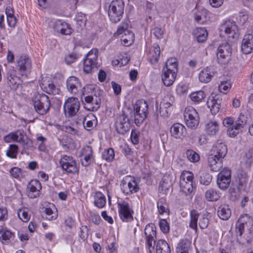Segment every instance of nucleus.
Instances as JSON below:
<instances>
[{
    "mask_svg": "<svg viewBox=\"0 0 253 253\" xmlns=\"http://www.w3.org/2000/svg\"><path fill=\"white\" fill-rule=\"evenodd\" d=\"M148 105L143 100L136 101L134 107V112L130 110V117H134V123L136 126H139L146 118L148 111Z\"/></svg>",
    "mask_w": 253,
    "mask_h": 253,
    "instance_id": "nucleus-1",
    "label": "nucleus"
},
{
    "mask_svg": "<svg viewBox=\"0 0 253 253\" xmlns=\"http://www.w3.org/2000/svg\"><path fill=\"white\" fill-rule=\"evenodd\" d=\"M129 114H130V110L127 109L123 111L121 115L119 116L115 121V128L117 132L120 134L124 135L130 128L131 117Z\"/></svg>",
    "mask_w": 253,
    "mask_h": 253,
    "instance_id": "nucleus-2",
    "label": "nucleus"
},
{
    "mask_svg": "<svg viewBox=\"0 0 253 253\" xmlns=\"http://www.w3.org/2000/svg\"><path fill=\"white\" fill-rule=\"evenodd\" d=\"M124 3L123 0H114L110 4L108 15L113 22H119L122 17L124 10Z\"/></svg>",
    "mask_w": 253,
    "mask_h": 253,
    "instance_id": "nucleus-3",
    "label": "nucleus"
},
{
    "mask_svg": "<svg viewBox=\"0 0 253 253\" xmlns=\"http://www.w3.org/2000/svg\"><path fill=\"white\" fill-rule=\"evenodd\" d=\"M35 111L40 115L46 114L50 107L49 97L44 94H38L33 100Z\"/></svg>",
    "mask_w": 253,
    "mask_h": 253,
    "instance_id": "nucleus-4",
    "label": "nucleus"
},
{
    "mask_svg": "<svg viewBox=\"0 0 253 253\" xmlns=\"http://www.w3.org/2000/svg\"><path fill=\"white\" fill-rule=\"evenodd\" d=\"M184 120L186 126L191 129H195L199 124V117L196 110L191 106H188L185 109Z\"/></svg>",
    "mask_w": 253,
    "mask_h": 253,
    "instance_id": "nucleus-5",
    "label": "nucleus"
},
{
    "mask_svg": "<svg viewBox=\"0 0 253 253\" xmlns=\"http://www.w3.org/2000/svg\"><path fill=\"white\" fill-rule=\"evenodd\" d=\"M80 107V102L76 97L69 98L65 102L64 111L66 117H72L78 112Z\"/></svg>",
    "mask_w": 253,
    "mask_h": 253,
    "instance_id": "nucleus-6",
    "label": "nucleus"
},
{
    "mask_svg": "<svg viewBox=\"0 0 253 253\" xmlns=\"http://www.w3.org/2000/svg\"><path fill=\"white\" fill-rule=\"evenodd\" d=\"M128 24L123 23L122 25L119 26L118 30L115 33L117 35H120L124 33L122 35L121 40L125 46H129L132 44L134 40V35L130 30H127Z\"/></svg>",
    "mask_w": 253,
    "mask_h": 253,
    "instance_id": "nucleus-7",
    "label": "nucleus"
},
{
    "mask_svg": "<svg viewBox=\"0 0 253 253\" xmlns=\"http://www.w3.org/2000/svg\"><path fill=\"white\" fill-rule=\"evenodd\" d=\"M59 163L62 169L67 172L75 173L78 171L76 162L72 157L64 156L60 159Z\"/></svg>",
    "mask_w": 253,
    "mask_h": 253,
    "instance_id": "nucleus-8",
    "label": "nucleus"
},
{
    "mask_svg": "<svg viewBox=\"0 0 253 253\" xmlns=\"http://www.w3.org/2000/svg\"><path fill=\"white\" fill-rule=\"evenodd\" d=\"M118 207L120 216L123 221L128 222L133 219L132 213L133 211L127 202L123 201L118 203Z\"/></svg>",
    "mask_w": 253,
    "mask_h": 253,
    "instance_id": "nucleus-9",
    "label": "nucleus"
},
{
    "mask_svg": "<svg viewBox=\"0 0 253 253\" xmlns=\"http://www.w3.org/2000/svg\"><path fill=\"white\" fill-rule=\"evenodd\" d=\"M230 55L231 50L228 43L222 44L218 47L217 56L219 63L225 64L230 59Z\"/></svg>",
    "mask_w": 253,
    "mask_h": 253,
    "instance_id": "nucleus-10",
    "label": "nucleus"
},
{
    "mask_svg": "<svg viewBox=\"0 0 253 253\" xmlns=\"http://www.w3.org/2000/svg\"><path fill=\"white\" fill-rule=\"evenodd\" d=\"M231 182V170L229 169H224L220 172L217 179V184L218 187L222 189H227Z\"/></svg>",
    "mask_w": 253,
    "mask_h": 253,
    "instance_id": "nucleus-11",
    "label": "nucleus"
},
{
    "mask_svg": "<svg viewBox=\"0 0 253 253\" xmlns=\"http://www.w3.org/2000/svg\"><path fill=\"white\" fill-rule=\"evenodd\" d=\"M16 66L22 76L26 75L31 67V60L27 56H21L17 61Z\"/></svg>",
    "mask_w": 253,
    "mask_h": 253,
    "instance_id": "nucleus-12",
    "label": "nucleus"
},
{
    "mask_svg": "<svg viewBox=\"0 0 253 253\" xmlns=\"http://www.w3.org/2000/svg\"><path fill=\"white\" fill-rule=\"evenodd\" d=\"M84 101L86 103L84 108L88 110L94 111L99 108L101 100L96 95L86 96L84 97Z\"/></svg>",
    "mask_w": 253,
    "mask_h": 253,
    "instance_id": "nucleus-13",
    "label": "nucleus"
},
{
    "mask_svg": "<svg viewBox=\"0 0 253 253\" xmlns=\"http://www.w3.org/2000/svg\"><path fill=\"white\" fill-rule=\"evenodd\" d=\"M162 80L164 84L167 86L171 85L175 80L177 71L173 70L165 69L163 68Z\"/></svg>",
    "mask_w": 253,
    "mask_h": 253,
    "instance_id": "nucleus-14",
    "label": "nucleus"
},
{
    "mask_svg": "<svg viewBox=\"0 0 253 253\" xmlns=\"http://www.w3.org/2000/svg\"><path fill=\"white\" fill-rule=\"evenodd\" d=\"M42 186L39 181L32 180L27 185V194L31 198H35L39 196Z\"/></svg>",
    "mask_w": 253,
    "mask_h": 253,
    "instance_id": "nucleus-15",
    "label": "nucleus"
},
{
    "mask_svg": "<svg viewBox=\"0 0 253 253\" xmlns=\"http://www.w3.org/2000/svg\"><path fill=\"white\" fill-rule=\"evenodd\" d=\"M121 187L123 193L126 195L136 193L139 190V187L134 180L129 182L125 180H122L121 183Z\"/></svg>",
    "mask_w": 253,
    "mask_h": 253,
    "instance_id": "nucleus-16",
    "label": "nucleus"
},
{
    "mask_svg": "<svg viewBox=\"0 0 253 253\" xmlns=\"http://www.w3.org/2000/svg\"><path fill=\"white\" fill-rule=\"evenodd\" d=\"M68 91L74 94H76L81 88V83L79 79L74 76L70 77L66 82Z\"/></svg>",
    "mask_w": 253,
    "mask_h": 253,
    "instance_id": "nucleus-17",
    "label": "nucleus"
},
{
    "mask_svg": "<svg viewBox=\"0 0 253 253\" xmlns=\"http://www.w3.org/2000/svg\"><path fill=\"white\" fill-rule=\"evenodd\" d=\"M222 99L218 96L212 97V98L208 99L207 102L209 108L211 109V112L213 115H216L219 111Z\"/></svg>",
    "mask_w": 253,
    "mask_h": 253,
    "instance_id": "nucleus-18",
    "label": "nucleus"
},
{
    "mask_svg": "<svg viewBox=\"0 0 253 253\" xmlns=\"http://www.w3.org/2000/svg\"><path fill=\"white\" fill-rule=\"evenodd\" d=\"M27 137L26 133L23 131L18 130L9 133L4 137V140L6 142H9L10 139H12L13 141L18 142L21 144Z\"/></svg>",
    "mask_w": 253,
    "mask_h": 253,
    "instance_id": "nucleus-19",
    "label": "nucleus"
},
{
    "mask_svg": "<svg viewBox=\"0 0 253 253\" xmlns=\"http://www.w3.org/2000/svg\"><path fill=\"white\" fill-rule=\"evenodd\" d=\"M54 28L56 31L64 35H69L72 33V29L70 25L61 20L55 22Z\"/></svg>",
    "mask_w": 253,
    "mask_h": 253,
    "instance_id": "nucleus-20",
    "label": "nucleus"
},
{
    "mask_svg": "<svg viewBox=\"0 0 253 253\" xmlns=\"http://www.w3.org/2000/svg\"><path fill=\"white\" fill-rule=\"evenodd\" d=\"M222 159L210 154L208 157V165L211 169L213 171H218L222 167Z\"/></svg>",
    "mask_w": 253,
    "mask_h": 253,
    "instance_id": "nucleus-21",
    "label": "nucleus"
},
{
    "mask_svg": "<svg viewBox=\"0 0 253 253\" xmlns=\"http://www.w3.org/2000/svg\"><path fill=\"white\" fill-rule=\"evenodd\" d=\"M253 49V36L251 34L246 35L243 40L242 50L245 54L251 53Z\"/></svg>",
    "mask_w": 253,
    "mask_h": 253,
    "instance_id": "nucleus-22",
    "label": "nucleus"
},
{
    "mask_svg": "<svg viewBox=\"0 0 253 253\" xmlns=\"http://www.w3.org/2000/svg\"><path fill=\"white\" fill-rule=\"evenodd\" d=\"M145 234L147 238L148 246L151 247L153 244L155 245L154 237L156 236V231L155 227L153 224L146 226L145 229Z\"/></svg>",
    "mask_w": 253,
    "mask_h": 253,
    "instance_id": "nucleus-23",
    "label": "nucleus"
},
{
    "mask_svg": "<svg viewBox=\"0 0 253 253\" xmlns=\"http://www.w3.org/2000/svg\"><path fill=\"white\" fill-rule=\"evenodd\" d=\"M236 26L230 22H226L222 25L220 28V32L224 31L226 34L228 35L229 38H234L236 36Z\"/></svg>",
    "mask_w": 253,
    "mask_h": 253,
    "instance_id": "nucleus-24",
    "label": "nucleus"
},
{
    "mask_svg": "<svg viewBox=\"0 0 253 253\" xmlns=\"http://www.w3.org/2000/svg\"><path fill=\"white\" fill-rule=\"evenodd\" d=\"M171 135L176 138H180L183 136L186 132V128L181 124H174L170 130Z\"/></svg>",
    "mask_w": 253,
    "mask_h": 253,
    "instance_id": "nucleus-25",
    "label": "nucleus"
},
{
    "mask_svg": "<svg viewBox=\"0 0 253 253\" xmlns=\"http://www.w3.org/2000/svg\"><path fill=\"white\" fill-rule=\"evenodd\" d=\"M227 149L226 145L222 143H217L211 151V154L216 155L219 159L223 158L226 155Z\"/></svg>",
    "mask_w": 253,
    "mask_h": 253,
    "instance_id": "nucleus-26",
    "label": "nucleus"
},
{
    "mask_svg": "<svg viewBox=\"0 0 253 253\" xmlns=\"http://www.w3.org/2000/svg\"><path fill=\"white\" fill-rule=\"evenodd\" d=\"M160 53V48L157 44L154 45L150 50L148 58L152 64H155L158 62Z\"/></svg>",
    "mask_w": 253,
    "mask_h": 253,
    "instance_id": "nucleus-27",
    "label": "nucleus"
},
{
    "mask_svg": "<svg viewBox=\"0 0 253 253\" xmlns=\"http://www.w3.org/2000/svg\"><path fill=\"white\" fill-rule=\"evenodd\" d=\"M214 73L210 68L207 67L201 71L199 74V79L201 83H207L211 81Z\"/></svg>",
    "mask_w": 253,
    "mask_h": 253,
    "instance_id": "nucleus-28",
    "label": "nucleus"
},
{
    "mask_svg": "<svg viewBox=\"0 0 253 253\" xmlns=\"http://www.w3.org/2000/svg\"><path fill=\"white\" fill-rule=\"evenodd\" d=\"M218 215L222 220H227L231 215V211L228 205H221L217 210Z\"/></svg>",
    "mask_w": 253,
    "mask_h": 253,
    "instance_id": "nucleus-29",
    "label": "nucleus"
},
{
    "mask_svg": "<svg viewBox=\"0 0 253 253\" xmlns=\"http://www.w3.org/2000/svg\"><path fill=\"white\" fill-rule=\"evenodd\" d=\"M7 84L12 90H16L20 84V80L18 77L11 74L7 75Z\"/></svg>",
    "mask_w": 253,
    "mask_h": 253,
    "instance_id": "nucleus-30",
    "label": "nucleus"
},
{
    "mask_svg": "<svg viewBox=\"0 0 253 253\" xmlns=\"http://www.w3.org/2000/svg\"><path fill=\"white\" fill-rule=\"evenodd\" d=\"M191 244V242L187 239L181 240L177 244L176 253H189Z\"/></svg>",
    "mask_w": 253,
    "mask_h": 253,
    "instance_id": "nucleus-31",
    "label": "nucleus"
},
{
    "mask_svg": "<svg viewBox=\"0 0 253 253\" xmlns=\"http://www.w3.org/2000/svg\"><path fill=\"white\" fill-rule=\"evenodd\" d=\"M247 177V174L244 172H242L238 174L236 181L237 183L239 190H245L246 187Z\"/></svg>",
    "mask_w": 253,
    "mask_h": 253,
    "instance_id": "nucleus-32",
    "label": "nucleus"
},
{
    "mask_svg": "<svg viewBox=\"0 0 253 253\" xmlns=\"http://www.w3.org/2000/svg\"><path fill=\"white\" fill-rule=\"evenodd\" d=\"M14 237L13 233L9 230L2 228L0 230V241L3 244L8 243Z\"/></svg>",
    "mask_w": 253,
    "mask_h": 253,
    "instance_id": "nucleus-33",
    "label": "nucleus"
},
{
    "mask_svg": "<svg viewBox=\"0 0 253 253\" xmlns=\"http://www.w3.org/2000/svg\"><path fill=\"white\" fill-rule=\"evenodd\" d=\"M194 34L199 42H205L208 35L207 30L204 28H197V29L194 31Z\"/></svg>",
    "mask_w": 253,
    "mask_h": 253,
    "instance_id": "nucleus-34",
    "label": "nucleus"
},
{
    "mask_svg": "<svg viewBox=\"0 0 253 253\" xmlns=\"http://www.w3.org/2000/svg\"><path fill=\"white\" fill-rule=\"evenodd\" d=\"M172 184L169 179L168 176H164L159 186V190L163 192L164 194H167L170 191Z\"/></svg>",
    "mask_w": 253,
    "mask_h": 253,
    "instance_id": "nucleus-35",
    "label": "nucleus"
},
{
    "mask_svg": "<svg viewBox=\"0 0 253 253\" xmlns=\"http://www.w3.org/2000/svg\"><path fill=\"white\" fill-rule=\"evenodd\" d=\"M205 129L209 135H215L219 130V126L216 121H210L206 125Z\"/></svg>",
    "mask_w": 253,
    "mask_h": 253,
    "instance_id": "nucleus-36",
    "label": "nucleus"
},
{
    "mask_svg": "<svg viewBox=\"0 0 253 253\" xmlns=\"http://www.w3.org/2000/svg\"><path fill=\"white\" fill-rule=\"evenodd\" d=\"M156 253H170V247L166 241L160 240L158 242Z\"/></svg>",
    "mask_w": 253,
    "mask_h": 253,
    "instance_id": "nucleus-37",
    "label": "nucleus"
},
{
    "mask_svg": "<svg viewBox=\"0 0 253 253\" xmlns=\"http://www.w3.org/2000/svg\"><path fill=\"white\" fill-rule=\"evenodd\" d=\"M179 185L181 191L186 195L189 194L193 191V182L180 180Z\"/></svg>",
    "mask_w": 253,
    "mask_h": 253,
    "instance_id": "nucleus-38",
    "label": "nucleus"
},
{
    "mask_svg": "<svg viewBox=\"0 0 253 253\" xmlns=\"http://www.w3.org/2000/svg\"><path fill=\"white\" fill-rule=\"evenodd\" d=\"M98 68L97 62H92L90 60L84 59V71L86 73H91L94 69Z\"/></svg>",
    "mask_w": 253,
    "mask_h": 253,
    "instance_id": "nucleus-39",
    "label": "nucleus"
},
{
    "mask_svg": "<svg viewBox=\"0 0 253 253\" xmlns=\"http://www.w3.org/2000/svg\"><path fill=\"white\" fill-rule=\"evenodd\" d=\"M94 204L99 208L104 207L106 204L105 196L101 192H96L95 195Z\"/></svg>",
    "mask_w": 253,
    "mask_h": 253,
    "instance_id": "nucleus-40",
    "label": "nucleus"
},
{
    "mask_svg": "<svg viewBox=\"0 0 253 253\" xmlns=\"http://www.w3.org/2000/svg\"><path fill=\"white\" fill-rule=\"evenodd\" d=\"M205 198L209 201H216L219 199L220 196L216 191L211 189L206 192Z\"/></svg>",
    "mask_w": 253,
    "mask_h": 253,
    "instance_id": "nucleus-41",
    "label": "nucleus"
},
{
    "mask_svg": "<svg viewBox=\"0 0 253 253\" xmlns=\"http://www.w3.org/2000/svg\"><path fill=\"white\" fill-rule=\"evenodd\" d=\"M208 14V11L206 9L202 8L201 10L195 13V20L198 22H200L201 21V23H203L206 21V17Z\"/></svg>",
    "mask_w": 253,
    "mask_h": 253,
    "instance_id": "nucleus-42",
    "label": "nucleus"
},
{
    "mask_svg": "<svg viewBox=\"0 0 253 253\" xmlns=\"http://www.w3.org/2000/svg\"><path fill=\"white\" fill-rule=\"evenodd\" d=\"M82 155L84 157V159L86 162L85 165L87 166L92 156V150L91 147L89 146H87L84 147L82 151Z\"/></svg>",
    "mask_w": 253,
    "mask_h": 253,
    "instance_id": "nucleus-43",
    "label": "nucleus"
},
{
    "mask_svg": "<svg viewBox=\"0 0 253 253\" xmlns=\"http://www.w3.org/2000/svg\"><path fill=\"white\" fill-rule=\"evenodd\" d=\"M248 122V117L244 114L241 113L236 121L235 125L240 129L244 128Z\"/></svg>",
    "mask_w": 253,
    "mask_h": 253,
    "instance_id": "nucleus-44",
    "label": "nucleus"
},
{
    "mask_svg": "<svg viewBox=\"0 0 253 253\" xmlns=\"http://www.w3.org/2000/svg\"><path fill=\"white\" fill-rule=\"evenodd\" d=\"M190 97L193 101L199 102L204 99L206 95L204 91L200 90L192 92L190 94Z\"/></svg>",
    "mask_w": 253,
    "mask_h": 253,
    "instance_id": "nucleus-45",
    "label": "nucleus"
},
{
    "mask_svg": "<svg viewBox=\"0 0 253 253\" xmlns=\"http://www.w3.org/2000/svg\"><path fill=\"white\" fill-rule=\"evenodd\" d=\"M186 155L188 160L191 162L196 163L200 160L199 155L193 150H187Z\"/></svg>",
    "mask_w": 253,
    "mask_h": 253,
    "instance_id": "nucleus-46",
    "label": "nucleus"
},
{
    "mask_svg": "<svg viewBox=\"0 0 253 253\" xmlns=\"http://www.w3.org/2000/svg\"><path fill=\"white\" fill-rule=\"evenodd\" d=\"M17 214L19 218L23 222H28L30 217L28 211V209L26 208L18 210Z\"/></svg>",
    "mask_w": 253,
    "mask_h": 253,
    "instance_id": "nucleus-47",
    "label": "nucleus"
},
{
    "mask_svg": "<svg viewBox=\"0 0 253 253\" xmlns=\"http://www.w3.org/2000/svg\"><path fill=\"white\" fill-rule=\"evenodd\" d=\"M212 179V177L207 172L202 171L200 173V181L201 184L204 185H209Z\"/></svg>",
    "mask_w": 253,
    "mask_h": 253,
    "instance_id": "nucleus-48",
    "label": "nucleus"
},
{
    "mask_svg": "<svg viewBox=\"0 0 253 253\" xmlns=\"http://www.w3.org/2000/svg\"><path fill=\"white\" fill-rule=\"evenodd\" d=\"M198 217L199 214L196 211L192 210L191 211V221L190 223V226L191 228L197 229Z\"/></svg>",
    "mask_w": 253,
    "mask_h": 253,
    "instance_id": "nucleus-49",
    "label": "nucleus"
},
{
    "mask_svg": "<svg viewBox=\"0 0 253 253\" xmlns=\"http://www.w3.org/2000/svg\"><path fill=\"white\" fill-rule=\"evenodd\" d=\"M98 53L97 49H93L87 54L84 59L90 60L92 62H97Z\"/></svg>",
    "mask_w": 253,
    "mask_h": 253,
    "instance_id": "nucleus-50",
    "label": "nucleus"
},
{
    "mask_svg": "<svg viewBox=\"0 0 253 253\" xmlns=\"http://www.w3.org/2000/svg\"><path fill=\"white\" fill-rule=\"evenodd\" d=\"M157 207L160 214H163L168 213L169 210L167 204L164 200H160L158 202Z\"/></svg>",
    "mask_w": 253,
    "mask_h": 253,
    "instance_id": "nucleus-51",
    "label": "nucleus"
},
{
    "mask_svg": "<svg viewBox=\"0 0 253 253\" xmlns=\"http://www.w3.org/2000/svg\"><path fill=\"white\" fill-rule=\"evenodd\" d=\"M18 153V146L15 144L10 145L6 152V155L11 158H15Z\"/></svg>",
    "mask_w": 253,
    "mask_h": 253,
    "instance_id": "nucleus-52",
    "label": "nucleus"
},
{
    "mask_svg": "<svg viewBox=\"0 0 253 253\" xmlns=\"http://www.w3.org/2000/svg\"><path fill=\"white\" fill-rule=\"evenodd\" d=\"M246 223L242 221V218H240L236 224V232L237 236H241L244 230L245 226Z\"/></svg>",
    "mask_w": 253,
    "mask_h": 253,
    "instance_id": "nucleus-53",
    "label": "nucleus"
},
{
    "mask_svg": "<svg viewBox=\"0 0 253 253\" xmlns=\"http://www.w3.org/2000/svg\"><path fill=\"white\" fill-rule=\"evenodd\" d=\"M76 20L78 24L81 27H84L85 26L86 18L85 15L82 12H79L76 16Z\"/></svg>",
    "mask_w": 253,
    "mask_h": 253,
    "instance_id": "nucleus-54",
    "label": "nucleus"
},
{
    "mask_svg": "<svg viewBox=\"0 0 253 253\" xmlns=\"http://www.w3.org/2000/svg\"><path fill=\"white\" fill-rule=\"evenodd\" d=\"M177 64L176 62V59L171 58L169 59L166 63V66L163 68L165 69L173 70L175 69L176 71H177Z\"/></svg>",
    "mask_w": 253,
    "mask_h": 253,
    "instance_id": "nucleus-55",
    "label": "nucleus"
},
{
    "mask_svg": "<svg viewBox=\"0 0 253 253\" xmlns=\"http://www.w3.org/2000/svg\"><path fill=\"white\" fill-rule=\"evenodd\" d=\"M114 152L112 148H109L107 150L105 151L102 154L103 158L107 161H112L114 159Z\"/></svg>",
    "mask_w": 253,
    "mask_h": 253,
    "instance_id": "nucleus-56",
    "label": "nucleus"
},
{
    "mask_svg": "<svg viewBox=\"0 0 253 253\" xmlns=\"http://www.w3.org/2000/svg\"><path fill=\"white\" fill-rule=\"evenodd\" d=\"M78 58V56L76 53H71L66 55L65 56L64 60L67 64L70 65L74 63Z\"/></svg>",
    "mask_w": 253,
    "mask_h": 253,
    "instance_id": "nucleus-57",
    "label": "nucleus"
},
{
    "mask_svg": "<svg viewBox=\"0 0 253 253\" xmlns=\"http://www.w3.org/2000/svg\"><path fill=\"white\" fill-rule=\"evenodd\" d=\"M193 175L191 172L183 171L180 176V180L186 181L187 182H193Z\"/></svg>",
    "mask_w": 253,
    "mask_h": 253,
    "instance_id": "nucleus-58",
    "label": "nucleus"
},
{
    "mask_svg": "<svg viewBox=\"0 0 253 253\" xmlns=\"http://www.w3.org/2000/svg\"><path fill=\"white\" fill-rule=\"evenodd\" d=\"M89 117H84L83 123L85 129L87 130H91L93 129L94 126V123L92 120H88Z\"/></svg>",
    "mask_w": 253,
    "mask_h": 253,
    "instance_id": "nucleus-59",
    "label": "nucleus"
},
{
    "mask_svg": "<svg viewBox=\"0 0 253 253\" xmlns=\"http://www.w3.org/2000/svg\"><path fill=\"white\" fill-rule=\"evenodd\" d=\"M161 231L164 233H167L169 230V224L166 219H161L159 222Z\"/></svg>",
    "mask_w": 253,
    "mask_h": 253,
    "instance_id": "nucleus-60",
    "label": "nucleus"
},
{
    "mask_svg": "<svg viewBox=\"0 0 253 253\" xmlns=\"http://www.w3.org/2000/svg\"><path fill=\"white\" fill-rule=\"evenodd\" d=\"M241 129L237 127L235 125L230 127L228 129V133L230 137L236 136L240 132Z\"/></svg>",
    "mask_w": 253,
    "mask_h": 253,
    "instance_id": "nucleus-61",
    "label": "nucleus"
},
{
    "mask_svg": "<svg viewBox=\"0 0 253 253\" xmlns=\"http://www.w3.org/2000/svg\"><path fill=\"white\" fill-rule=\"evenodd\" d=\"M151 32L158 39H161L163 37L164 31L161 28L155 27Z\"/></svg>",
    "mask_w": 253,
    "mask_h": 253,
    "instance_id": "nucleus-62",
    "label": "nucleus"
},
{
    "mask_svg": "<svg viewBox=\"0 0 253 253\" xmlns=\"http://www.w3.org/2000/svg\"><path fill=\"white\" fill-rule=\"evenodd\" d=\"M231 85L230 83L227 82H223L219 85L218 89L220 92L225 93V92L228 91Z\"/></svg>",
    "mask_w": 253,
    "mask_h": 253,
    "instance_id": "nucleus-63",
    "label": "nucleus"
},
{
    "mask_svg": "<svg viewBox=\"0 0 253 253\" xmlns=\"http://www.w3.org/2000/svg\"><path fill=\"white\" fill-rule=\"evenodd\" d=\"M252 154L250 152H248L245 154V156L243 158V162L247 168L250 167L252 164Z\"/></svg>",
    "mask_w": 253,
    "mask_h": 253,
    "instance_id": "nucleus-64",
    "label": "nucleus"
}]
</instances>
